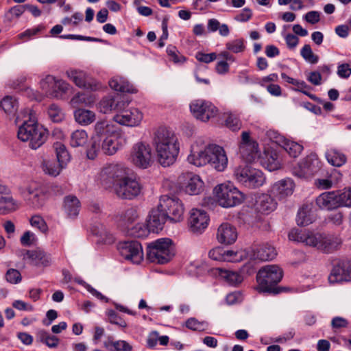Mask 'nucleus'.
I'll use <instances>...</instances> for the list:
<instances>
[{"label":"nucleus","instance_id":"nucleus-1","mask_svg":"<svg viewBox=\"0 0 351 351\" xmlns=\"http://www.w3.org/2000/svg\"><path fill=\"white\" fill-rule=\"evenodd\" d=\"M99 180L105 188L112 187L116 195L132 199L141 193L142 186L131 169L121 163H110L100 171Z\"/></svg>","mask_w":351,"mask_h":351},{"label":"nucleus","instance_id":"nucleus-2","mask_svg":"<svg viewBox=\"0 0 351 351\" xmlns=\"http://www.w3.org/2000/svg\"><path fill=\"white\" fill-rule=\"evenodd\" d=\"M187 161L197 167L208 165L217 172L224 171L228 165V158L224 148L215 143H206L197 140L191 147Z\"/></svg>","mask_w":351,"mask_h":351},{"label":"nucleus","instance_id":"nucleus-3","mask_svg":"<svg viewBox=\"0 0 351 351\" xmlns=\"http://www.w3.org/2000/svg\"><path fill=\"white\" fill-rule=\"evenodd\" d=\"M158 161L164 167L173 165L178 157L180 149L177 135L166 128H158L152 138Z\"/></svg>","mask_w":351,"mask_h":351},{"label":"nucleus","instance_id":"nucleus-4","mask_svg":"<svg viewBox=\"0 0 351 351\" xmlns=\"http://www.w3.org/2000/svg\"><path fill=\"white\" fill-rule=\"evenodd\" d=\"M23 121L18 130V138L24 142H29L33 149L39 148L47 140V132L39 125L35 113L29 108L22 110L16 118V122Z\"/></svg>","mask_w":351,"mask_h":351},{"label":"nucleus","instance_id":"nucleus-5","mask_svg":"<svg viewBox=\"0 0 351 351\" xmlns=\"http://www.w3.org/2000/svg\"><path fill=\"white\" fill-rule=\"evenodd\" d=\"M289 239L326 253L332 252L339 244L338 239L333 236L308 230L293 229L289 233Z\"/></svg>","mask_w":351,"mask_h":351},{"label":"nucleus","instance_id":"nucleus-6","mask_svg":"<svg viewBox=\"0 0 351 351\" xmlns=\"http://www.w3.org/2000/svg\"><path fill=\"white\" fill-rule=\"evenodd\" d=\"M283 276L282 269L276 265H269L261 268L257 274V290L263 293H278L275 286Z\"/></svg>","mask_w":351,"mask_h":351},{"label":"nucleus","instance_id":"nucleus-7","mask_svg":"<svg viewBox=\"0 0 351 351\" xmlns=\"http://www.w3.org/2000/svg\"><path fill=\"white\" fill-rule=\"evenodd\" d=\"M216 202L223 208H232L241 204L245 195L230 182L217 184L213 189Z\"/></svg>","mask_w":351,"mask_h":351},{"label":"nucleus","instance_id":"nucleus-8","mask_svg":"<svg viewBox=\"0 0 351 351\" xmlns=\"http://www.w3.org/2000/svg\"><path fill=\"white\" fill-rule=\"evenodd\" d=\"M128 160L135 167L147 169L154 163V153L149 143L138 141L134 143L130 151Z\"/></svg>","mask_w":351,"mask_h":351},{"label":"nucleus","instance_id":"nucleus-9","mask_svg":"<svg viewBox=\"0 0 351 351\" xmlns=\"http://www.w3.org/2000/svg\"><path fill=\"white\" fill-rule=\"evenodd\" d=\"M174 256V248L171 240L162 238L149 244L147 256L152 262L159 264L168 263Z\"/></svg>","mask_w":351,"mask_h":351},{"label":"nucleus","instance_id":"nucleus-10","mask_svg":"<svg viewBox=\"0 0 351 351\" xmlns=\"http://www.w3.org/2000/svg\"><path fill=\"white\" fill-rule=\"evenodd\" d=\"M40 87L49 97L62 99L71 86L62 79L47 75L40 81Z\"/></svg>","mask_w":351,"mask_h":351},{"label":"nucleus","instance_id":"nucleus-11","mask_svg":"<svg viewBox=\"0 0 351 351\" xmlns=\"http://www.w3.org/2000/svg\"><path fill=\"white\" fill-rule=\"evenodd\" d=\"M159 208L167 215L169 221L179 222L183 219L184 208L182 202L175 196L162 195L159 200Z\"/></svg>","mask_w":351,"mask_h":351},{"label":"nucleus","instance_id":"nucleus-12","mask_svg":"<svg viewBox=\"0 0 351 351\" xmlns=\"http://www.w3.org/2000/svg\"><path fill=\"white\" fill-rule=\"evenodd\" d=\"M20 193L26 203L33 208L38 209L45 204L46 193L37 182H31L27 186L20 188Z\"/></svg>","mask_w":351,"mask_h":351},{"label":"nucleus","instance_id":"nucleus-13","mask_svg":"<svg viewBox=\"0 0 351 351\" xmlns=\"http://www.w3.org/2000/svg\"><path fill=\"white\" fill-rule=\"evenodd\" d=\"M66 75L77 87L90 91H97L101 88V84L92 78L86 72L78 69H69Z\"/></svg>","mask_w":351,"mask_h":351},{"label":"nucleus","instance_id":"nucleus-14","mask_svg":"<svg viewBox=\"0 0 351 351\" xmlns=\"http://www.w3.org/2000/svg\"><path fill=\"white\" fill-rule=\"evenodd\" d=\"M19 256L37 268L44 269L50 266L52 263L51 254L40 248L32 250H22L19 252Z\"/></svg>","mask_w":351,"mask_h":351},{"label":"nucleus","instance_id":"nucleus-15","mask_svg":"<svg viewBox=\"0 0 351 351\" xmlns=\"http://www.w3.org/2000/svg\"><path fill=\"white\" fill-rule=\"evenodd\" d=\"M117 249L125 259L135 264H139L143 259V251L141 244L134 240L120 242Z\"/></svg>","mask_w":351,"mask_h":351},{"label":"nucleus","instance_id":"nucleus-16","mask_svg":"<svg viewBox=\"0 0 351 351\" xmlns=\"http://www.w3.org/2000/svg\"><path fill=\"white\" fill-rule=\"evenodd\" d=\"M190 110L193 116L202 121L206 122L217 114V108L210 101L203 99L193 101Z\"/></svg>","mask_w":351,"mask_h":351},{"label":"nucleus","instance_id":"nucleus-17","mask_svg":"<svg viewBox=\"0 0 351 351\" xmlns=\"http://www.w3.org/2000/svg\"><path fill=\"white\" fill-rule=\"evenodd\" d=\"M239 152L243 159L247 162H251L259 156L258 145L256 141L250 138L248 132L244 131L241 134Z\"/></svg>","mask_w":351,"mask_h":351},{"label":"nucleus","instance_id":"nucleus-18","mask_svg":"<svg viewBox=\"0 0 351 351\" xmlns=\"http://www.w3.org/2000/svg\"><path fill=\"white\" fill-rule=\"evenodd\" d=\"M114 116L113 120L117 123L128 127L138 126L143 118V113L137 108L123 109Z\"/></svg>","mask_w":351,"mask_h":351},{"label":"nucleus","instance_id":"nucleus-19","mask_svg":"<svg viewBox=\"0 0 351 351\" xmlns=\"http://www.w3.org/2000/svg\"><path fill=\"white\" fill-rule=\"evenodd\" d=\"M209 216L203 209L193 208L190 212L189 224L193 233L201 234L208 227Z\"/></svg>","mask_w":351,"mask_h":351},{"label":"nucleus","instance_id":"nucleus-20","mask_svg":"<svg viewBox=\"0 0 351 351\" xmlns=\"http://www.w3.org/2000/svg\"><path fill=\"white\" fill-rule=\"evenodd\" d=\"M320 162L317 156L311 154L304 158L298 165V169L295 170V175L299 178H308L313 176L319 169Z\"/></svg>","mask_w":351,"mask_h":351},{"label":"nucleus","instance_id":"nucleus-21","mask_svg":"<svg viewBox=\"0 0 351 351\" xmlns=\"http://www.w3.org/2000/svg\"><path fill=\"white\" fill-rule=\"evenodd\" d=\"M127 143L121 130L101 140V150L107 155H113Z\"/></svg>","mask_w":351,"mask_h":351},{"label":"nucleus","instance_id":"nucleus-22","mask_svg":"<svg viewBox=\"0 0 351 351\" xmlns=\"http://www.w3.org/2000/svg\"><path fill=\"white\" fill-rule=\"evenodd\" d=\"M128 102L125 101L121 96H106L97 104V110L103 114L112 111H120L125 108Z\"/></svg>","mask_w":351,"mask_h":351},{"label":"nucleus","instance_id":"nucleus-23","mask_svg":"<svg viewBox=\"0 0 351 351\" xmlns=\"http://www.w3.org/2000/svg\"><path fill=\"white\" fill-rule=\"evenodd\" d=\"M293 180L287 178L274 182L270 189V193L278 199H284L291 196L295 190Z\"/></svg>","mask_w":351,"mask_h":351},{"label":"nucleus","instance_id":"nucleus-24","mask_svg":"<svg viewBox=\"0 0 351 351\" xmlns=\"http://www.w3.org/2000/svg\"><path fill=\"white\" fill-rule=\"evenodd\" d=\"M114 122L113 119L108 120L106 119L97 121L94 125L93 135L95 136V138H97L101 141L121 130L114 124Z\"/></svg>","mask_w":351,"mask_h":351},{"label":"nucleus","instance_id":"nucleus-25","mask_svg":"<svg viewBox=\"0 0 351 351\" xmlns=\"http://www.w3.org/2000/svg\"><path fill=\"white\" fill-rule=\"evenodd\" d=\"M237 237V228L228 222L221 223L217 230L216 238L221 244L231 245L236 241Z\"/></svg>","mask_w":351,"mask_h":351},{"label":"nucleus","instance_id":"nucleus-26","mask_svg":"<svg viewBox=\"0 0 351 351\" xmlns=\"http://www.w3.org/2000/svg\"><path fill=\"white\" fill-rule=\"evenodd\" d=\"M169 220L167 213L165 214L158 204L156 208H153L149 215L147 221L149 230L153 232H158L164 228L165 223Z\"/></svg>","mask_w":351,"mask_h":351},{"label":"nucleus","instance_id":"nucleus-27","mask_svg":"<svg viewBox=\"0 0 351 351\" xmlns=\"http://www.w3.org/2000/svg\"><path fill=\"white\" fill-rule=\"evenodd\" d=\"M250 261H267L277 255L276 249L270 244L265 243L256 248H249Z\"/></svg>","mask_w":351,"mask_h":351},{"label":"nucleus","instance_id":"nucleus-28","mask_svg":"<svg viewBox=\"0 0 351 351\" xmlns=\"http://www.w3.org/2000/svg\"><path fill=\"white\" fill-rule=\"evenodd\" d=\"M315 204L322 210L330 211L339 208V205L337 191L321 193L316 197Z\"/></svg>","mask_w":351,"mask_h":351},{"label":"nucleus","instance_id":"nucleus-29","mask_svg":"<svg viewBox=\"0 0 351 351\" xmlns=\"http://www.w3.org/2000/svg\"><path fill=\"white\" fill-rule=\"evenodd\" d=\"M255 206L258 212L267 214L276 208L277 202L270 195L261 194L257 197Z\"/></svg>","mask_w":351,"mask_h":351},{"label":"nucleus","instance_id":"nucleus-30","mask_svg":"<svg viewBox=\"0 0 351 351\" xmlns=\"http://www.w3.org/2000/svg\"><path fill=\"white\" fill-rule=\"evenodd\" d=\"M108 84L112 89L116 91L129 93L136 92V88L127 79L120 75L112 77L109 80Z\"/></svg>","mask_w":351,"mask_h":351},{"label":"nucleus","instance_id":"nucleus-31","mask_svg":"<svg viewBox=\"0 0 351 351\" xmlns=\"http://www.w3.org/2000/svg\"><path fill=\"white\" fill-rule=\"evenodd\" d=\"M75 121L82 126H88L96 120V113L94 111L79 108L73 112Z\"/></svg>","mask_w":351,"mask_h":351},{"label":"nucleus","instance_id":"nucleus-32","mask_svg":"<svg viewBox=\"0 0 351 351\" xmlns=\"http://www.w3.org/2000/svg\"><path fill=\"white\" fill-rule=\"evenodd\" d=\"M281 77L287 83L294 86V88H292L293 90L301 92L311 99L315 100L317 99L315 95L309 93L308 90L311 89V87L304 81L291 77L285 73H281Z\"/></svg>","mask_w":351,"mask_h":351},{"label":"nucleus","instance_id":"nucleus-33","mask_svg":"<svg viewBox=\"0 0 351 351\" xmlns=\"http://www.w3.org/2000/svg\"><path fill=\"white\" fill-rule=\"evenodd\" d=\"M81 204L74 195H67L64 199V210L70 218H74L79 214Z\"/></svg>","mask_w":351,"mask_h":351},{"label":"nucleus","instance_id":"nucleus-34","mask_svg":"<svg viewBox=\"0 0 351 351\" xmlns=\"http://www.w3.org/2000/svg\"><path fill=\"white\" fill-rule=\"evenodd\" d=\"M95 101L96 97L93 94L78 93L71 99L70 105L76 109L83 105L90 107L95 104Z\"/></svg>","mask_w":351,"mask_h":351},{"label":"nucleus","instance_id":"nucleus-35","mask_svg":"<svg viewBox=\"0 0 351 351\" xmlns=\"http://www.w3.org/2000/svg\"><path fill=\"white\" fill-rule=\"evenodd\" d=\"M315 220V217L311 206L304 205L299 209L296 217V222L298 226H306L311 224Z\"/></svg>","mask_w":351,"mask_h":351},{"label":"nucleus","instance_id":"nucleus-36","mask_svg":"<svg viewBox=\"0 0 351 351\" xmlns=\"http://www.w3.org/2000/svg\"><path fill=\"white\" fill-rule=\"evenodd\" d=\"M187 183L185 186V191L189 195H197L202 189L204 182L200 177L193 173L186 175Z\"/></svg>","mask_w":351,"mask_h":351},{"label":"nucleus","instance_id":"nucleus-37","mask_svg":"<svg viewBox=\"0 0 351 351\" xmlns=\"http://www.w3.org/2000/svg\"><path fill=\"white\" fill-rule=\"evenodd\" d=\"M18 101L13 96H5L0 101V108L8 116H14L18 110Z\"/></svg>","mask_w":351,"mask_h":351},{"label":"nucleus","instance_id":"nucleus-38","mask_svg":"<svg viewBox=\"0 0 351 351\" xmlns=\"http://www.w3.org/2000/svg\"><path fill=\"white\" fill-rule=\"evenodd\" d=\"M263 166L269 171H276L281 167V162L278 154L274 151H266Z\"/></svg>","mask_w":351,"mask_h":351},{"label":"nucleus","instance_id":"nucleus-39","mask_svg":"<svg viewBox=\"0 0 351 351\" xmlns=\"http://www.w3.org/2000/svg\"><path fill=\"white\" fill-rule=\"evenodd\" d=\"M19 207V203L14 199L12 195L0 197V215L12 213L18 209Z\"/></svg>","mask_w":351,"mask_h":351},{"label":"nucleus","instance_id":"nucleus-40","mask_svg":"<svg viewBox=\"0 0 351 351\" xmlns=\"http://www.w3.org/2000/svg\"><path fill=\"white\" fill-rule=\"evenodd\" d=\"M40 167L45 174L52 177L58 176L62 170L64 169L59 163H57L53 160L49 159H43Z\"/></svg>","mask_w":351,"mask_h":351},{"label":"nucleus","instance_id":"nucleus-41","mask_svg":"<svg viewBox=\"0 0 351 351\" xmlns=\"http://www.w3.org/2000/svg\"><path fill=\"white\" fill-rule=\"evenodd\" d=\"M325 155L328 162L335 167H341L346 161L345 155L335 148L328 149Z\"/></svg>","mask_w":351,"mask_h":351},{"label":"nucleus","instance_id":"nucleus-42","mask_svg":"<svg viewBox=\"0 0 351 351\" xmlns=\"http://www.w3.org/2000/svg\"><path fill=\"white\" fill-rule=\"evenodd\" d=\"M53 147L56 151L58 162L65 169L71 160V156L64 145L57 142L54 143Z\"/></svg>","mask_w":351,"mask_h":351},{"label":"nucleus","instance_id":"nucleus-43","mask_svg":"<svg viewBox=\"0 0 351 351\" xmlns=\"http://www.w3.org/2000/svg\"><path fill=\"white\" fill-rule=\"evenodd\" d=\"M217 270L218 271V275L231 285H239L243 280V276L237 271L227 270L222 268H218Z\"/></svg>","mask_w":351,"mask_h":351},{"label":"nucleus","instance_id":"nucleus-44","mask_svg":"<svg viewBox=\"0 0 351 351\" xmlns=\"http://www.w3.org/2000/svg\"><path fill=\"white\" fill-rule=\"evenodd\" d=\"M138 217V210L134 207H129L124 210L119 215L120 225L128 227L129 225L134 223Z\"/></svg>","mask_w":351,"mask_h":351},{"label":"nucleus","instance_id":"nucleus-45","mask_svg":"<svg viewBox=\"0 0 351 351\" xmlns=\"http://www.w3.org/2000/svg\"><path fill=\"white\" fill-rule=\"evenodd\" d=\"M250 250L249 249L246 250H226V262H232V263H238L245 259L250 261Z\"/></svg>","mask_w":351,"mask_h":351},{"label":"nucleus","instance_id":"nucleus-46","mask_svg":"<svg viewBox=\"0 0 351 351\" xmlns=\"http://www.w3.org/2000/svg\"><path fill=\"white\" fill-rule=\"evenodd\" d=\"M88 136L86 130L80 129L73 131L70 136V145L73 147H82L88 142Z\"/></svg>","mask_w":351,"mask_h":351},{"label":"nucleus","instance_id":"nucleus-47","mask_svg":"<svg viewBox=\"0 0 351 351\" xmlns=\"http://www.w3.org/2000/svg\"><path fill=\"white\" fill-rule=\"evenodd\" d=\"M104 346L109 351H132L133 346L125 340H108L104 343Z\"/></svg>","mask_w":351,"mask_h":351},{"label":"nucleus","instance_id":"nucleus-48","mask_svg":"<svg viewBox=\"0 0 351 351\" xmlns=\"http://www.w3.org/2000/svg\"><path fill=\"white\" fill-rule=\"evenodd\" d=\"M265 182V177L263 173L257 169L252 168L249 176L247 186L248 188H258Z\"/></svg>","mask_w":351,"mask_h":351},{"label":"nucleus","instance_id":"nucleus-49","mask_svg":"<svg viewBox=\"0 0 351 351\" xmlns=\"http://www.w3.org/2000/svg\"><path fill=\"white\" fill-rule=\"evenodd\" d=\"M252 169L247 165L238 166L234 169L233 177L239 183L247 186Z\"/></svg>","mask_w":351,"mask_h":351},{"label":"nucleus","instance_id":"nucleus-50","mask_svg":"<svg viewBox=\"0 0 351 351\" xmlns=\"http://www.w3.org/2000/svg\"><path fill=\"white\" fill-rule=\"evenodd\" d=\"M280 146L293 158L298 157L303 149L302 145L298 143L285 138H282Z\"/></svg>","mask_w":351,"mask_h":351},{"label":"nucleus","instance_id":"nucleus-51","mask_svg":"<svg viewBox=\"0 0 351 351\" xmlns=\"http://www.w3.org/2000/svg\"><path fill=\"white\" fill-rule=\"evenodd\" d=\"M328 281L330 284L346 281V273L343 263L335 265L328 276Z\"/></svg>","mask_w":351,"mask_h":351},{"label":"nucleus","instance_id":"nucleus-52","mask_svg":"<svg viewBox=\"0 0 351 351\" xmlns=\"http://www.w3.org/2000/svg\"><path fill=\"white\" fill-rule=\"evenodd\" d=\"M95 235L97 237V243L101 244L110 245L114 242V237L110 231L101 226L100 228L95 232Z\"/></svg>","mask_w":351,"mask_h":351},{"label":"nucleus","instance_id":"nucleus-53","mask_svg":"<svg viewBox=\"0 0 351 351\" xmlns=\"http://www.w3.org/2000/svg\"><path fill=\"white\" fill-rule=\"evenodd\" d=\"M91 143L86 149V156L90 160H94L100 149H101V141L97 138H95V136L93 135L91 138Z\"/></svg>","mask_w":351,"mask_h":351},{"label":"nucleus","instance_id":"nucleus-54","mask_svg":"<svg viewBox=\"0 0 351 351\" xmlns=\"http://www.w3.org/2000/svg\"><path fill=\"white\" fill-rule=\"evenodd\" d=\"M223 119L226 126L232 131H237L241 128V122L235 114L225 113Z\"/></svg>","mask_w":351,"mask_h":351},{"label":"nucleus","instance_id":"nucleus-55","mask_svg":"<svg viewBox=\"0 0 351 351\" xmlns=\"http://www.w3.org/2000/svg\"><path fill=\"white\" fill-rule=\"evenodd\" d=\"M339 208L351 206V188L336 190Z\"/></svg>","mask_w":351,"mask_h":351},{"label":"nucleus","instance_id":"nucleus-56","mask_svg":"<svg viewBox=\"0 0 351 351\" xmlns=\"http://www.w3.org/2000/svg\"><path fill=\"white\" fill-rule=\"evenodd\" d=\"M48 115L53 122H61L64 118L62 110L57 104H51L47 110Z\"/></svg>","mask_w":351,"mask_h":351},{"label":"nucleus","instance_id":"nucleus-57","mask_svg":"<svg viewBox=\"0 0 351 351\" xmlns=\"http://www.w3.org/2000/svg\"><path fill=\"white\" fill-rule=\"evenodd\" d=\"M208 326V322L205 321H199L195 317L189 318L185 322V326L194 331L205 330Z\"/></svg>","mask_w":351,"mask_h":351},{"label":"nucleus","instance_id":"nucleus-58","mask_svg":"<svg viewBox=\"0 0 351 351\" xmlns=\"http://www.w3.org/2000/svg\"><path fill=\"white\" fill-rule=\"evenodd\" d=\"M300 55L304 60L310 64H316L319 61L318 56L315 55L309 45H304L301 49Z\"/></svg>","mask_w":351,"mask_h":351},{"label":"nucleus","instance_id":"nucleus-59","mask_svg":"<svg viewBox=\"0 0 351 351\" xmlns=\"http://www.w3.org/2000/svg\"><path fill=\"white\" fill-rule=\"evenodd\" d=\"M226 47L228 50L234 53H242L245 49L244 40L241 38L234 39L226 43Z\"/></svg>","mask_w":351,"mask_h":351},{"label":"nucleus","instance_id":"nucleus-60","mask_svg":"<svg viewBox=\"0 0 351 351\" xmlns=\"http://www.w3.org/2000/svg\"><path fill=\"white\" fill-rule=\"evenodd\" d=\"M75 281L79 285H82L90 293H91L94 297L97 298L101 301H104L105 302H108V299L104 296L101 293L94 289L90 285L86 283L85 281L80 278H76Z\"/></svg>","mask_w":351,"mask_h":351},{"label":"nucleus","instance_id":"nucleus-61","mask_svg":"<svg viewBox=\"0 0 351 351\" xmlns=\"http://www.w3.org/2000/svg\"><path fill=\"white\" fill-rule=\"evenodd\" d=\"M167 53L170 60L176 64H182L186 61V58L182 56L174 46L169 45L167 47Z\"/></svg>","mask_w":351,"mask_h":351},{"label":"nucleus","instance_id":"nucleus-62","mask_svg":"<svg viewBox=\"0 0 351 351\" xmlns=\"http://www.w3.org/2000/svg\"><path fill=\"white\" fill-rule=\"evenodd\" d=\"M31 226L38 229L40 232L45 233L48 230L45 221L39 215H34L30 219Z\"/></svg>","mask_w":351,"mask_h":351},{"label":"nucleus","instance_id":"nucleus-63","mask_svg":"<svg viewBox=\"0 0 351 351\" xmlns=\"http://www.w3.org/2000/svg\"><path fill=\"white\" fill-rule=\"evenodd\" d=\"M25 12V6L19 5L11 8L6 13L5 18L12 21L15 19L19 18Z\"/></svg>","mask_w":351,"mask_h":351},{"label":"nucleus","instance_id":"nucleus-64","mask_svg":"<svg viewBox=\"0 0 351 351\" xmlns=\"http://www.w3.org/2000/svg\"><path fill=\"white\" fill-rule=\"evenodd\" d=\"M6 280L11 284H18L21 280V274L17 269H9L5 274Z\"/></svg>","mask_w":351,"mask_h":351}]
</instances>
